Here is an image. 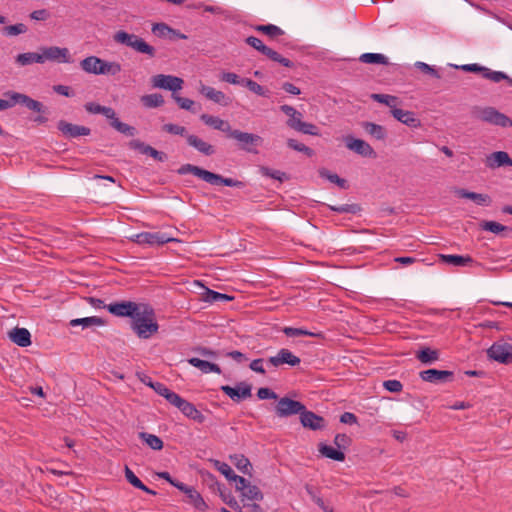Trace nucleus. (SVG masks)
I'll return each mask as SVG.
<instances>
[{
    "mask_svg": "<svg viewBox=\"0 0 512 512\" xmlns=\"http://www.w3.org/2000/svg\"><path fill=\"white\" fill-rule=\"evenodd\" d=\"M57 128L63 134V136L68 139H74L81 136H88L91 134L90 128L82 125L69 123L65 120H60L57 123Z\"/></svg>",
    "mask_w": 512,
    "mask_h": 512,
    "instance_id": "17",
    "label": "nucleus"
},
{
    "mask_svg": "<svg viewBox=\"0 0 512 512\" xmlns=\"http://www.w3.org/2000/svg\"><path fill=\"white\" fill-rule=\"evenodd\" d=\"M416 358L424 364H432L439 359V352L429 347H424L416 353Z\"/></svg>",
    "mask_w": 512,
    "mask_h": 512,
    "instance_id": "43",
    "label": "nucleus"
},
{
    "mask_svg": "<svg viewBox=\"0 0 512 512\" xmlns=\"http://www.w3.org/2000/svg\"><path fill=\"white\" fill-rule=\"evenodd\" d=\"M185 494L189 498L190 503L199 511H205L208 506L200 493L196 491L193 487H190Z\"/></svg>",
    "mask_w": 512,
    "mask_h": 512,
    "instance_id": "44",
    "label": "nucleus"
},
{
    "mask_svg": "<svg viewBox=\"0 0 512 512\" xmlns=\"http://www.w3.org/2000/svg\"><path fill=\"white\" fill-rule=\"evenodd\" d=\"M482 76L494 83H499L502 80H506L510 86H512V78L506 73L501 71H493L490 68L484 67Z\"/></svg>",
    "mask_w": 512,
    "mask_h": 512,
    "instance_id": "45",
    "label": "nucleus"
},
{
    "mask_svg": "<svg viewBox=\"0 0 512 512\" xmlns=\"http://www.w3.org/2000/svg\"><path fill=\"white\" fill-rule=\"evenodd\" d=\"M360 61L367 64L387 65L389 63L388 58L379 53H364L360 56Z\"/></svg>",
    "mask_w": 512,
    "mask_h": 512,
    "instance_id": "53",
    "label": "nucleus"
},
{
    "mask_svg": "<svg viewBox=\"0 0 512 512\" xmlns=\"http://www.w3.org/2000/svg\"><path fill=\"white\" fill-rule=\"evenodd\" d=\"M259 172L265 177H269L280 182H284L289 179V176L285 172L274 170L266 166H261L259 168Z\"/></svg>",
    "mask_w": 512,
    "mask_h": 512,
    "instance_id": "56",
    "label": "nucleus"
},
{
    "mask_svg": "<svg viewBox=\"0 0 512 512\" xmlns=\"http://www.w3.org/2000/svg\"><path fill=\"white\" fill-rule=\"evenodd\" d=\"M295 131L312 136L320 135L319 128L316 125L304 121L298 126V128H296Z\"/></svg>",
    "mask_w": 512,
    "mask_h": 512,
    "instance_id": "63",
    "label": "nucleus"
},
{
    "mask_svg": "<svg viewBox=\"0 0 512 512\" xmlns=\"http://www.w3.org/2000/svg\"><path fill=\"white\" fill-rule=\"evenodd\" d=\"M419 376L423 381L433 384L451 382L454 378L452 371L437 369L423 370L419 373Z\"/></svg>",
    "mask_w": 512,
    "mask_h": 512,
    "instance_id": "18",
    "label": "nucleus"
},
{
    "mask_svg": "<svg viewBox=\"0 0 512 512\" xmlns=\"http://www.w3.org/2000/svg\"><path fill=\"white\" fill-rule=\"evenodd\" d=\"M129 147L131 149L138 150L142 154L148 155L159 162H165L168 159V156L166 153H164L162 151H158L155 148H153L152 146L147 145L144 142H141L140 140L130 141Z\"/></svg>",
    "mask_w": 512,
    "mask_h": 512,
    "instance_id": "23",
    "label": "nucleus"
},
{
    "mask_svg": "<svg viewBox=\"0 0 512 512\" xmlns=\"http://www.w3.org/2000/svg\"><path fill=\"white\" fill-rule=\"evenodd\" d=\"M5 96L13 100V106L21 104L29 110L38 113V116L33 119L35 123L44 124L48 121V117L46 116L48 108L42 102L34 100L26 94L14 91L6 92Z\"/></svg>",
    "mask_w": 512,
    "mask_h": 512,
    "instance_id": "4",
    "label": "nucleus"
},
{
    "mask_svg": "<svg viewBox=\"0 0 512 512\" xmlns=\"http://www.w3.org/2000/svg\"><path fill=\"white\" fill-rule=\"evenodd\" d=\"M162 129H163V131H165L169 134H172V135H180V136H185V137H186V135H188L186 128L184 126H180L178 124L167 123L162 126Z\"/></svg>",
    "mask_w": 512,
    "mask_h": 512,
    "instance_id": "64",
    "label": "nucleus"
},
{
    "mask_svg": "<svg viewBox=\"0 0 512 512\" xmlns=\"http://www.w3.org/2000/svg\"><path fill=\"white\" fill-rule=\"evenodd\" d=\"M318 172H319V176L321 178L327 179L328 181H330L332 183H335L336 185H338L342 189H346L347 188L346 180L343 179V178H340L337 174L331 173L329 170H327L325 168L319 169Z\"/></svg>",
    "mask_w": 512,
    "mask_h": 512,
    "instance_id": "55",
    "label": "nucleus"
},
{
    "mask_svg": "<svg viewBox=\"0 0 512 512\" xmlns=\"http://www.w3.org/2000/svg\"><path fill=\"white\" fill-rule=\"evenodd\" d=\"M245 42L252 48L259 51L261 54L265 55L270 60L277 62L287 68L294 67V63L291 60L283 57L277 51L266 46L259 38L254 37V36H249L245 39Z\"/></svg>",
    "mask_w": 512,
    "mask_h": 512,
    "instance_id": "9",
    "label": "nucleus"
},
{
    "mask_svg": "<svg viewBox=\"0 0 512 512\" xmlns=\"http://www.w3.org/2000/svg\"><path fill=\"white\" fill-rule=\"evenodd\" d=\"M371 98L381 104H385L386 106L390 107L391 110L396 109V104L398 102V98L393 95L388 94H372Z\"/></svg>",
    "mask_w": 512,
    "mask_h": 512,
    "instance_id": "58",
    "label": "nucleus"
},
{
    "mask_svg": "<svg viewBox=\"0 0 512 512\" xmlns=\"http://www.w3.org/2000/svg\"><path fill=\"white\" fill-rule=\"evenodd\" d=\"M243 498L251 501H260L263 499L261 490L251 483L241 492Z\"/></svg>",
    "mask_w": 512,
    "mask_h": 512,
    "instance_id": "57",
    "label": "nucleus"
},
{
    "mask_svg": "<svg viewBox=\"0 0 512 512\" xmlns=\"http://www.w3.org/2000/svg\"><path fill=\"white\" fill-rule=\"evenodd\" d=\"M391 114L399 122H401L411 128H417L421 125L420 120L418 118H416L415 114L411 111L396 108L394 110H391Z\"/></svg>",
    "mask_w": 512,
    "mask_h": 512,
    "instance_id": "26",
    "label": "nucleus"
},
{
    "mask_svg": "<svg viewBox=\"0 0 512 512\" xmlns=\"http://www.w3.org/2000/svg\"><path fill=\"white\" fill-rule=\"evenodd\" d=\"M199 92L204 95L207 99L213 101L214 103L220 104L222 106H228L231 103V98L225 95L222 91L216 90L213 87L200 84Z\"/></svg>",
    "mask_w": 512,
    "mask_h": 512,
    "instance_id": "24",
    "label": "nucleus"
},
{
    "mask_svg": "<svg viewBox=\"0 0 512 512\" xmlns=\"http://www.w3.org/2000/svg\"><path fill=\"white\" fill-rule=\"evenodd\" d=\"M282 331L287 337H300V336L322 337L321 332H311V331L303 329V328L284 327Z\"/></svg>",
    "mask_w": 512,
    "mask_h": 512,
    "instance_id": "52",
    "label": "nucleus"
},
{
    "mask_svg": "<svg viewBox=\"0 0 512 512\" xmlns=\"http://www.w3.org/2000/svg\"><path fill=\"white\" fill-rule=\"evenodd\" d=\"M230 461L243 474L251 475L252 465L250 460L243 454L230 455Z\"/></svg>",
    "mask_w": 512,
    "mask_h": 512,
    "instance_id": "36",
    "label": "nucleus"
},
{
    "mask_svg": "<svg viewBox=\"0 0 512 512\" xmlns=\"http://www.w3.org/2000/svg\"><path fill=\"white\" fill-rule=\"evenodd\" d=\"M101 62L102 59L97 56H88L81 60L80 67L88 74L100 75Z\"/></svg>",
    "mask_w": 512,
    "mask_h": 512,
    "instance_id": "33",
    "label": "nucleus"
},
{
    "mask_svg": "<svg viewBox=\"0 0 512 512\" xmlns=\"http://www.w3.org/2000/svg\"><path fill=\"white\" fill-rule=\"evenodd\" d=\"M186 141L189 146L193 147L194 149H196L198 152L205 156H211L215 153V148L213 145L202 140L196 135H186Z\"/></svg>",
    "mask_w": 512,
    "mask_h": 512,
    "instance_id": "25",
    "label": "nucleus"
},
{
    "mask_svg": "<svg viewBox=\"0 0 512 512\" xmlns=\"http://www.w3.org/2000/svg\"><path fill=\"white\" fill-rule=\"evenodd\" d=\"M139 438L143 440L151 449L161 450L163 448V441L160 437L147 432H140Z\"/></svg>",
    "mask_w": 512,
    "mask_h": 512,
    "instance_id": "51",
    "label": "nucleus"
},
{
    "mask_svg": "<svg viewBox=\"0 0 512 512\" xmlns=\"http://www.w3.org/2000/svg\"><path fill=\"white\" fill-rule=\"evenodd\" d=\"M134 241L141 245L160 246L178 240L162 232H141L135 235Z\"/></svg>",
    "mask_w": 512,
    "mask_h": 512,
    "instance_id": "14",
    "label": "nucleus"
},
{
    "mask_svg": "<svg viewBox=\"0 0 512 512\" xmlns=\"http://www.w3.org/2000/svg\"><path fill=\"white\" fill-rule=\"evenodd\" d=\"M150 386L158 395L164 397L171 405H173L180 395L171 391L165 384L161 382H148Z\"/></svg>",
    "mask_w": 512,
    "mask_h": 512,
    "instance_id": "32",
    "label": "nucleus"
},
{
    "mask_svg": "<svg viewBox=\"0 0 512 512\" xmlns=\"http://www.w3.org/2000/svg\"><path fill=\"white\" fill-rule=\"evenodd\" d=\"M228 137L235 139L239 143V146L242 150L253 154L258 153V151L253 148V146H258L263 141L262 138L257 134L243 132L237 129H231Z\"/></svg>",
    "mask_w": 512,
    "mask_h": 512,
    "instance_id": "10",
    "label": "nucleus"
},
{
    "mask_svg": "<svg viewBox=\"0 0 512 512\" xmlns=\"http://www.w3.org/2000/svg\"><path fill=\"white\" fill-rule=\"evenodd\" d=\"M300 422L303 427L313 431L322 430L326 426V421L322 416L307 410L306 407H304V410L300 414Z\"/></svg>",
    "mask_w": 512,
    "mask_h": 512,
    "instance_id": "22",
    "label": "nucleus"
},
{
    "mask_svg": "<svg viewBox=\"0 0 512 512\" xmlns=\"http://www.w3.org/2000/svg\"><path fill=\"white\" fill-rule=\"evenodd\" d=\"M12 342L20 347H27L31 344V334L26 328H14L9 332Z\"/></svg>",
    "mask_w": 512,
    "mask_h": 512,
    "instance_id": "31",
    "label": "nucleus"
},
{
    "mask_svg": "<svg viewBox=\"0 0 512 512\" xmlns=\"http://www.w3.org/2000/svg\"><path fill=\"white\" fill-rule=\"evenodd\" d=\"M305 405L300 401L290 399L288 397H282L278 400L275 407V412L278 417H288L295 414H301L304 410Z\"/></svg>",
    "mask_w": 512,
    "mask_h": 512,
    "instance_id": "15",
    "label": "nucleus"
},
{
    "mask_svg": "<svg viewBox=\"0 0 512 512\" xmlns=\"http://www.w3.org/2000/svg\"><path fill=\"white\" fill-rule=\"evenodd\" d=\"M172 28L165 23H155L152 26V33L160 38H170Z\"/></svg>",
    "mask_w": 512,
    "mask_h": 512,
    "instance_id": "59",
    "label": "nucleus"
},
{
    "mask_svg": "<svg viewBox=\"0 0 512 512\" xmlns=\"http://www.w3.org/2000/svg\"><path fill=\"white\" fill-rule=\"evenodd\" d=\"M474 119L500 127H512V120L493 107L475 106L471 110Z\"/></svg>",
    "mask_w": 512,
    "mask_h": 512,
    "instance_id": "7",
    "label": "nucleus"
},
{
    "mask_svg": "<svg viewBox=\"0 0 512 512\" xmlns=\"http://www.w3.org/2000/svg\"><path fill=\"white\" fill-rule=\"evenodd\" d=\"M173 406L178 408L187 418L197 422L198 424H202L206 420L203 413L200 412L193 403L185 400L181 396H179Z\"/></svg>",
    "mask_w": 512,
    "mask_h": 512,
    "instance_id": "16",
    "label": "nucleus"
},
{
    "mask_svg": "<svg viewBox=\"0 0 512 512\" xmlns=\"http://www.w3.org/2000/svg\"><path fill=\"white\" fill-rule=\"evenodd\" d=\"M346 147L362 157H375L376 153L372 146L362 139L347 136L345 138Z\"/></svg>",
    "mask_w": 512,
    "mask_h": 512,
    "instance_id": "20",
    "label": "nucleus"
},
{
    "mask_svg": "<svg viewBox=\"0 0 512 512\" xmlns=\"http://www.w3.org/2000/svg\"><path fill=\"white\" fill-rule=\"evenodd\" d=\"M361 127L367 134L377 140H384L387 136L385 128L379 124L364 121L361 123Z\"/></svg>",
    "mask_w": 512,
    "mask_h": 512,
    "instance_id": "35",
    "label": "nucleus"
},
{
    "mask_svg": "<svg viewBox=\"0 0 512 512\" xmlns=\"http://www.w3.org/2000/svg\"><path fill=\"white\" fill-rule=\"evenodd\" d=\"M489 358L502 363L512 364V344L507 342H495L488 350Z\"/></svg>",
    "mask_w": 512,
    "mask_h": 512,
    "instance_id": "12",
    "label": "nucleus"
},
{
    "mask_svg": "<svg viewBox=\"0 0 512 512\" xmlns=\"http://www.w3.org/2000/svg\"><path fill=\"white\" fill-rule=\"evenodd\" d=\"M151 82L153 87L172 91V94H176L178 90H181L184 83L182 78L165 74L153 76Z\"/></svg>",
    "mask_w": 512,
    "mask_h": 512,
    "instance_id": "13",
    "label": "nucleus"
},
{
    "mask_svg": "<svg viewBox=\"0 0 512 512\" xmlns=\"http://www.w3.org/2000/svg\"><path fill=\"white\" fill-rule=\"evenodd\" d=\"M140 100L146 108H158L164 104L163 96L158 93L143 95Z\"/></svg>",
    "mask_w": 512,
    "mask_h": 512,
    "instance_id": "49",
    "label": "nucleus"
},
{
    "mask_svg": "<svg viewBox=\"0 0 512 512\" xmlns=\"http://www.w3.org/2000/svg\"><path fill=\"white\" fill-rule=\"evenodd\" d=\"M243 82H244V86L247 87L251 92H253L259 96H263V97L268 96V91L263 86L258 84L257 82H255L249 78H246L245 81H243Z\"/></svg>",
    "mask_w": 512,
    "mask_h": 512,
    "instance_id": "61",
    "label": "nucleus"
},
{
    "mask_svg": "<svg viewBox=\"0 0 512 512\" xmlns=\"http://www.w3.org/2000/svg\"><path fill=\"white\" fill-rule=\"evenodd\" d=\"M280 110L288 116V120L286 122L287 126L293 130H296L298 126L303 122V115L301 112L296 110L294 107L284 104L280 107Z\"/></svg>",
    "mask_w": 512,
    "mask_h": 512,
    "instance_id": "29",
    "label": "nucleus"
},
{
    "mask_svg": "<svg viewBox=\"0 0 512 512\" xmlns=\"http://www.w3.org/2000/svg\"><path fill=\"white\" fill-rule=\"evenodd\" d=\"M220 389L235 402H240L241 400L249 398L252 395L251 385L245 382H239L236 387L222 385Z\"/></svg>",
    "mask_w": 512,
    "mask_h": 512,
    "instance_id": "19",
    "label": "nucleus"
},
{
    "mask_svg": "<svg viewBox=\"0 0 512 512\" xmlns=\"http://www.w3.org/2000/svg\"><path fill=\"white\" fill-rule=\"evenodd\" d=\"M41 52L42 64L46 62L52 63H73L74 59L68 48L58 46H41L39 47Z\"/></svg>",
    "mask_w": 512,
    "mask_h": 512,
    "instance_id": "8",
    "label": "nucleus"
},
{
    "mask_svg": "<svg viewBox=\"0 0 512 512\" xmlns=\"http://www.w3.org/2000/svg\"><path fill=\"white\" fill-rule=\"evenodd\" d=\"M202 299L205 302L213 304L216 302L231 301L234 299V297L224 294V293H220V292L211 290L209 288H205V292L202 294Z\"/></svg>",
    "mask_w": 512,
    "mask_h": 512,
    "instance_id": "42",
    "label": "nucleus"
},
{
    "mask_svg": "<svg viewBox=\"0 0 512 512\" xmlns=\"http://www.w3.org/2000/svg\"><path fill=\"white\" fill-rule=\"evenodd\" d=\"M488 165L490 167L512 166V159L507 152L497 151L488 157Z\"/></svg>",
    "mask_w": 512,
    "mask_h": 512,
    "instance_id": "38",
    "label": "nucleus"
},
{
    "mask_svg": "<svg viewBox=\"0 0 512 512\" xmlns=\"http://www.w3.org/2000/svg\"><path fill=\"white\" fill-rule=\"evenodd\" d=\"M455 194L460 198L470 199L480 206H489L491 204V198L488 194L470 192L463 188L456 189Z\"/></svg>",
    "mask_w": 512,
    "mask_h": 512,
    "instance_id": "28",
    "label": "nucleus"
},
{
    "mask_svg": "<svg viewBox=\"0 0 512 512\" xmlns=\"http://www.w3.org/2000/svg\"><path fill=\"white\" fill-rule=\"evenodd\" d=\"M110 125L113 127L116 131L126 135V136H135L137 133V130L135 127L130 126L126 123L121 122L117 117L116 113L114 114V117L110 120Z\"/></svg>",
    "mask_w": 512,
    "mask_h": 512,
    "instance_id": "47",
    "label": "nucleus"
},
{
    "mask_svg": "<svg viewBox=\"0 0 512 512\" xmlns=\"http://www.w3.org/2000/svg\"><path fill=\"white\" fill-rule=\"evenodd\" d=\"M439 259L442 263L455 267L470 266L474 263V259L469 255L440 254Z\"/></svg>",
    "mask_w": 512,
    "mask_h": 512,
    "instance_id": "27",
    "label": "nucleus"
},
{
    "mask_svg": "<svg viewBox=\"0 0 512 512\" xmlns=\"http://www.w3.org/2000/svg\"><path fill=\"white\" fill-rule=\"evenodd\" d=\"M481 229L489 231L494 234H500L502 232H512V228L505 226L496 221H482L480 224Z\"/></svg>",
    "mask_w": 512,
    "mask_h": 512,
    "instance_id": "50",
    "label": "nucleus"
},
{
    "mask_svg": "<svg viewBox=\"0 0 512 512\" xmlns=\"http://www.w3.org/2000/svg\"><path fill=\"white\" fill-rule=\"evenodd\" d=\"M5 96L13 100V106L21 104L29 110L38 113V116L33 119L35 123L44 124L48 121V117L46 116L48 108L42 102L34 100L26 94L14 91L6 92Z\"/></svg>",
    "mask_w": 512,
    "mask_h": 512,
    "instance_id": "6",
    "label": "nucleus"
},
{
    "mask_svg": "<svg viewBox=\"0 0 512 512\" xmlns=\"http://www.w3.org/2000/svg\"><path fill=\"white\" fill-rule=\"evenodd\" d=\"M84 109L90 114H102L109 120H111L115 114V110L113 108L102 106L96 102H87L84 105Z\"/></svg>",
    "mask_w": 512,
    "mask_h": 512,
    "instance_id": "37",
    "label": "nucleus"
},
{
    "mask_svg": "<svg viewBox=\"0 0 512 512\" xmlns=\"http://www.w3.org/2000/svg\"><path fill=\"white\" fill-rule=\"evenodd\" d=\"M319 452L329 458V459H332V460H335V461H344L345 460V454L340 451V450H337L335 448H333L332 446H329V445H326V444H323V443H320L319 444Z\"/></svg>",
    "mask_w": 512,
    "mask_h": 512,
    "instance_id": "46",
    "label": "nucleus"
},
{
    "mask_svg": "<svg viewBox=\"0 0 512 512\" xmlns=\"http://www.w3.org/2000/svg\"><path fill=\"white\" fill-rule=\"evenodd\" d=\"M100 75L115 76L122 71V66L116 61H106L102 59Z\"/></svg>",
    "mask_w": 512,
    "mask_h": 512,
    "instance_id": "48",
    "label": "nucleus"
},
{
    "mask_svg": "<svg viewBox=\"0 0 512 512\" xmlns=\"http://www.w3.org/2000/svg\"><path fill=\"white\" fill-rule=\"evenodd\" d=\"M131 328L141 339H148L155 334L159 329V325L156 321L154 309L144 303L138 315L132 319Z\"/></svg>",
    "mask_w": 512,
    "mask_h": 512,
    "instance_id": "1",
    "label": "nucleus"
},
{
    "mask_svg": "<svg viewBox=\"0 0 512 512\" xmlns=\"http://www.w3.org/2000/svg\"><path fill=\"white\" fill-rule=\"evenodd\" d=\"M15 61L20 66H27L34 63L42 64L41 52L38 50V52L18 54Z\"/></svg>",
    "mask_w": 512,
    "mask_h": 512,
    "instance_id": "40",
    "label": "nucleus"
},
{
    "mask_svg": "<svg viewBox=\"0 0 512 512\" xmlns=\"http://www.w3.org/2000/svg\"><path fill=\"white\" fill-rule=\"evenodd\" d=\"M105 320L98 316H91L85 318H76L70 321V326H82L83 328H89L92 326H103L105 325Z\"/></svg>",
    "mask_w": 512,
    "mask_h": 512,
    "instance_id": "39",
    "label": "nucleus"
},
{
    "mask_svg": "<svg viewBox=\"0 0 512 512\" xmlns=\"http://www.w3.org/2000/svg\"><path fill=\"white\" fill-rule=\"evenodd\" d=\"M177 173L179 175H186L189 173L193 174L194 176L211 185H225L228 187L237 188H243L245 186V183L242 181L232 178H225L220 174L210 172L193 164H183L180 168H178Z\"/></svg>",
    "mask_w": 512,
    "mask_h": 512,
    "instance_id": "2",
    "label": "nucleus"
},
{
    "mask_svg": "<svg viewBox=\"0 0 512 512\" xmlns=\"http://www.w3.org/2000/svg\"><path fill=\"white\" fill-rule=\"evenodd\" d=\"M200 119L206 125L214 128L216 130H220V131L226 133L227 136L229 135V133H230V131L232 129L230 124L227 121L222 120V119H220L219 117H216V116H212V115H209V114H202L200 116Z\"/></svg>",
    "mask_w": 512,
    "mask_h": 512,
    "instance_id": "30",
    "label": "nucleus"
},
{
    "mask_svg": "<svg viewBox=\"0 0 512 512\" xmlns=\"http://www.w3.org/2000/svg\"><path fill=\"white\" fill-rule=\"evenodd\" d=\"M246 78H240L236 73L233 72H222L220 75V80L223 82H227L234 85L244 86V82Z\"/></svg>",
    "mask_w": 512,
    "mask_h": 512,
    "instance_id": "62",
    "label": "nucleus"
},
{
    "mask_svg": "<svg viewBox=\"0 0 512 512\" xmlns=\"http://www.w3.org/2000/svg\"><path fill=\"white\" fill-rule=\"evenodd\" d=\"M253 29L257 32L265 34L272 40L277 39L285 33L284 30L274 24L255 25L253 26Z\"/></svg>",
    "mask_w": 512,
    "mask_h": 512,
    "instance_id": "41",
    "label": "nucleus"
},
{
    "mask_svg": "<svg viewBox=\"0 0 512 512\" xmlns=\"http://www.w3.org/2000/svg\"><path fill=\"white\" fill-rule=\"evenodd\" d=\"M113 40L121 45L127 46L134 51L145 54L149 58H154L156 55V49L148 44L144 39L141 37L130 34L124 30H119L113 35Z\"/></svg>",
    "mask_w": 512,
    "mask_h": 512,
    "instance_id": "3",
    "label": "nucleus"
},
{
    "mask_svg": "<svg viewBox=\"0 0 512 512\" xmlns=\"http://www.w3.org/2000/svg\"><path fill=\"white\" fill-rule=\"evenodd\" d=\"M144 303H136L132 301H120L107 305V310L117 317H129L131 320L138 315Z\"/></svg>",
    "mask_w": 512,
    "mask_h": 512,
    "instance_id": "11",
    "label": "nucleus"
},
{
    "mask_svg": "<svg viewBox=\"0 0 512 512\" xmlns=\"http://www.w3.org/2000/svg\"><path fill=\"white\" fill-rule=\"evenodd\" d=\"M5 96L13 100V106L21 104L29 110L38 113V116L33 119L35 123L44 124L48 121V117L46 116L48 108L42 102L34 100L26 94L14 91L6 92Z\"/></svg>",
    "mask_w": 512,
    "mask_h": 512,
    "instance_id": "5",
    "label": "nucleus"
},
{
    "mask_svg": "<svg viewBox=\"0 0 512 512\" xmlns=\"http://www.w3.org/2000/svg\"><path fill=\"white\" fill-rule=\"evenodd\" d=\"M267 361L274 367H279L284 364L294 367L300 364L301 359L290 350L282 348L275 356L269 357Z\"/></svg>",
    "mask_w": 512,
    "mask_h": 512,
    "instance_id": "21",
    "label": "nucleus"
},
{
    "mask_svg": "<svg viewBox=\"0 0 512 512\" xmlns=\"http://www.w3.org/2000/svg\"><path fill=\"white\" fill-rule=\"evenodd\" d=\"M189 364L192 365L193 367H196L198 368L201 372L207 374V373H217V374H221L222 370L220 368L219 365L215 364V363H211L209 361H206V360H202V359H199V358H196V357H193V358H190L188 360Z\"/></svg>",
    "mask_w": 512,
    "mask_h": 512,
    "instance_id": "34",
    "label": "nucleus"
},
{
    "mask_svg": "<svg viewBox=\"0 0 512 512\" xmlns=\"http://www.w3.org/2000/svg\"><path fill=\"white\" fill-rule=\"evenodd\" d=\"M287 146L295 151L304 153L308 157H311L314 154V151L310 147L298 142L295 139H288Z\"/></svg>",
    "mask_w": 512,
    "mask_h": 512,
    "instance_id": "60",
    "label": "nucleus"
},
{
    "mask_svg": "<svg viewBox=\"0 0 512 512\" xmlns=\"http://www.w3.org/2000/svg\"><path fill=\"white\" fill-rule=\"evenodd\" d=\"M327 207L334 212L337 213H348V214H358L361 212L362 208L359 204H343V205H327Z\"/></svg>",
    "mask_w": 512,
    "mask_h": 512,
    "instance_id": "54",
    "label": "nucleus"
}]
</instances>
